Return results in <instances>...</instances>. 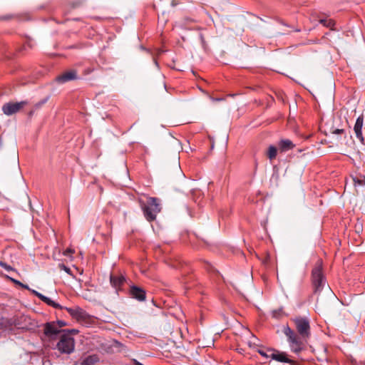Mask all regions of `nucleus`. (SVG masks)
<instances>
[{
  "mask_svg": "<svg viewBox=\"0 0 365 365\" xmlns=\"http://www.w3.org/2000/svg\"><path fill=\"white\" fill-rule=\"evenodd\" d=\"M141 210L147 221L151 222L156 220L157 215L161 212L160 200L155 197H149L146 202L140 201Z\"/></svg>",
  "mask_w": 365,
  "mask_h": 365,
  "instance_id": "nucleus-1",
  "label": "nucleus"
},
{
  "mask_svg": "<svg viewBox=\"0 0 365 365\" xmlns=\"http://www.w3.org/2000/svg\"><path fill=\"white\" fill-rule=\"evenodd\" d=\"M311 282L314 289V293H321L327 284V279L323 272L322 259L317 260L312 270Z\"/></svg>",
  "mask_w": 365,
  "mask_h": 365,
  "instance_id": "nucleus-2",
  "label": "nucleus"
},
{
  "mask_svg": "<svg viewBox=\"0 0 365 365\" xmlns=\"http://www.w3.org/2000/svg\"><path fill=\"white\" fill-rule=\"evenodd\" d=\"M283 333L287 337L291 351L296 354L301 352L304 348L301 336H299L288 325L284 327Z\"/></svg>",
  "mask_w": 365,
  "mask_h": 365,
  "instance_id": "nucleus-3",
  "label": "nucleus"
},
{
  "mask_svg": "<svg viewBox=\"0 0 365 365\" xmlns=\"http://www.w3.org/2000/svg\"><path fill=\"white\" fill-rule=\"evenodd\" d=\"M56 348L61 354H70L75 349V340L68 332L61 335Z\"/></svg>",
  "mask_w": 365,
  "mask_h": 365,
  "instance_id": "nucleus-4",
  "label": "nucleus"
},
{
  "mask_svg": "<svg viewBox=\"0 0 365 365\" xmlns=\"http://www.w3.org/2000/svg\"><path fill=\"white\" fill-rule=\"evenodd\" d=\"M296 329L302 339H307L311 335L310 324L307 317H297L293 319Z\"/></svg>",
  "mask_w": 365,
  "mask_h": 365,
  "instance_id": "nucleus-5",
  "label": "nucleus"
},
{
  "mask_svg": "<svg viewBox=\"0 0 365 365\" xmlns=\"http://www.w3.org/2000/svg\"><path fill=\"white\" fill-rule=\"evenodd\" d=\"M20 325L19 318L16 316L12 317H1L0 318V330L3 331H11L14 327Z\"/></svg>",
  "mask_w": 365,
  "mask_h": 365,
  "instance_id": "nucleus-6",
  "label": "nucleus"
},
{
  "mask_svg": "<svg viewBox=\"0 0 365 365\" xmlns=\"http://www.w3.org/2000/svg\"><path fill=\"white\" fill-rule=\"evenodd\" d=\"M26 104L27 102L24 101L16 103L9 102L3 105L2 111L6 115H11L18 113Z\"/></svg>",
  "mask_w": 365,
  "mask_h": 365,
  "instance_id": "nucleus-7",
  "label": "nucleus"
},
{
  "mask_svg": "<svg viewBox=\"0 0 365 365\" xmlns=\"http://www.w3.org/2000/svg\"><path fill=\"white\" fill-rule=\"evenodd\" d=\"M267 351L271 352L270 358L272 360L282 363H287L290 365H295L296 364L294 361L288 358V356L285 352L280 351L274 349H268Z\"/></svg>",
  "mask_w": 365,
  "mask_h": 365,
  "instance_id": "nucleus-8",
  "label": "nucleus"
},
{
  "mask_svg": "<svg viewBox=\"0 0 365 365\" xmlns=\"http://www.w3.org/2000/svg\"><path fill=\"white\" fill-rule=\"evenodd\" d=\"M66 311L74 319L78 321H84L89 318V314L82 308L76 307L74 308L66 307Z\"/></svg>",
  "mask_w": 365,
  "mask_h": 365,
  "instance_id": "nucleus-9",
  "label": "nucleus"
},
{
  "mask_svg": "<svg viewBox=\"0 0 365 365\" xmlns=\"http://www.w3.org/2000/svg\"><path fill=\"white\" fill-rule=\"evenodd\" d=\"M43 327V334L50 339H53L57 334L62 331L56 327L55 322H46Z\"/></svg>",
  "mask_w": 365,
  "mask_h": 365,
  "instance_id": "nucleus-10",
  "label": "nucleus"
},
{
  "mask_svg": "<svg viewBox=\"0 0 365 365\" xmlns=\"http://www.w3.org/2000/svg\"><path fill=\"white\" fill-rule=\"evenodd\" d=\"M129 294L132 298L139 302H143L146 299L145 290L136 285H131L130 287Z\"/></svg>",
  "mask_w": 365,
  "mask_h": 365,
  "instance_id": "nucleus-11",
  "label": "nucleus"
},
{
  "mask_svg": "<svg viewBox=\"0 0 365 365\" xmlns=\"http://www.w3.org/2000/svg\"><path fill=\"white\" fill-rule=\"evenodd\" d=\"M110 284L112 285V287L116 289L117 292H118L119 291L122 290V287L125 283L126 278L122 274H120V275L110 274Z\"/></svg>",
  "mask_w": 365,
  "mask_h": 365,
  "instance_id": "nucleus-12",
  "label": "nucleus"
},
{
  "mask_svg": "<svg viewBox=\"0 0 365 365\" xmlns=\"http://www.w3.org/2000/svg\"><path fill=\"white\" fill-rule=\"evenodd\" d=\"M77 78V72L75 70H70L57 76L56 81L58 83H64L66 82L76 80Z\"/></svg>",
  "mask_w": 365,
  "mask_h": 365,
  "instance_id": "nucleus-13",
  "label": "nucleus"
},
{
  "mask_svg": "<svg viewBox=\"0 0 365 365\" xmlns=\"http://www.w3.org/2000/svg\"><path fill=\"white\" fill-rule=\"evenodd\" d=\"M364 123L363 115H359L355 123L354 130L356 134V137L360 140L361 143H364V138L362 134V126Z\"/></svg>",
  "mask_w": 365,
  "mask_h": 365,
  "instance_id": "nucleus-14",
  "label": "nucleus"
},
{
  "mask_svg": "<svg viewBox=\"0 0 365 365\" xmlns=\"http://www.w3.org/2000/svg\"><path fill=\"white\" fill-rule=\"evenodd\" d=\"M294 144L289 139H282L279 141L278 147L281 152H287L294 148Z\"/></svg>",
  "mask_w": 365,
  "mask_h": 365,
  "instance_id": "nucleus-15",
  "label": "nucleus"
},
{
  "mask_svg": "<svg viewBox=\"0 0 365 365\" xmlns=\"http://www.w3.org/2000/svg\"><path fill=\"white\" fill-rule=\"evenodd\" d=\"M99 361V357L96 354L89 355L82 360L81 365H96Z\"/></svg>",
  "mask_w": 365,
  "mask_h": 365,
  "instance_id": "nucleus-16",
  "label": "nucleus"
},
{
  "mask_svg": "<svg viewBox=\"0 0 365 365\" xmlns=\"http://www.w3.org/2000/svg\"><path fill=\"white\" fill-rule=\"evenodd\" d=\"M41 301L43 302L44 303H46V304H48L53 308H56V309H62L63 308L61 304L53 301L52 299H51L49 297H48L46 296H43Z\"/></svg>",
  "mask_w": 365,
  "mask_h": 365,
  "instance_id": "nucleus-17",
  "label": "nucleus"
},
{
  "mask_svg": "<svg viewBox=\"0 0 365 365\" xmlns=\"http://www.w3.org/2000/svg\"><path fill=\"white\" fill-rule=\"evenodd\" d=\"M277 148L274 145H269L267 148V156L270 160H272L277 157Z\"/></svg>",
  "mask_w": 365,
  "mask_h": 365,
  "instance_id": "nucleus-18",
  "label": "nucleus"
},
{
  "mask_svg": "<svg viewBox=\"0 0 365 365\" xmlns=\"http://www.w3.org/2000/svg\"><path fill=\"white\" fill-rule=\"evenodd\" d=\"M354 186L356 185H364L365 186V175H360V178L353 177L352 178Z\"/></svg>",
  "mask_w": 365,
  "mask_h": 365,
  "instance_id": "nucleus-19",
  "label": "nucleus"
},
{
  "mask_svg": "<svg viewBox=\"0 0 365 365\" xmlns=\"http://www.w3.org/2000/svg\"><path fill=\"white\" fill-rule=\"evenodd\" d=\"M319 23L322 24L324 26L330 28L331 29H333V27L335 25V22L332 19H320Z\"/></svg>",
  "mask_w": 365,
  "mask_h": 365,
  "instance_id": "nucleus-20",
  "label": "nucleus"
},
{
  "mask_svg": "<svg viewBox=\"0 0 365 365\" xmlns=\"http://www.w3.org/2000/svg\"><path fill=\"white\" fill-rule=\"evenodd\" d=\"M48 98H49V97L48 96V97L42 99L39 102L36 103L34 106V110H37V109H39L40 108H41V106H43L48 101Z\"/></svg>",
  "mask_w": 365,
  "mask_h": 365,
  "instance_id": "nucleus-21",
  "label": "nucleus"
},
{
  "mask_svg": "<svg viewBox=\"0 0 365 365\" xmlns=\"http://www.w3.org/2000/svg\"><path fill=\"white\" fill-rule=\"evenodd\" d=\"M58 267H59L60 269L63 270L66 273H68V274L71 275V269L68 267L66 266L64 264H58Z\"/></svg>",
  "mask_w": 365,
  "mask_h": 365,
  "instance_id": "nucleus-22",
  "label": "nucleus"
},
{
  "mask_svg": "<svg viewBox=\"0 0 365 365\" xmlns=\"http://www.w3.org/2000/svg\"><path fill=\"white\" fill-rule=\"evenodd\" d=\"M0 266L4 267L7 271H14V269L10 266L8 265L6 263L0 261Z\"/></svg>",
  "mask_w": 365,
  "mask_h": 365,
  "instance_id": "nucleus-23",
  "label": "nucleus"
},
{
  "mask_svg": "<svg viewBox=\"0 0 365 365\" xmlns=\"http://www.w3.org/2000/svg\"><path fill=\"white\" fill-rule=\"evenodd\" d=\"M34 295H35L36 297H37L38 299H40L41 300L42 299V298L43 297V294H41L40 292L34 290V289H31L29 290Z\"/></svg>",
  "mask_w": 365,
  "mask_h": 365,
  "instance_id": "nucleus-24",
  "label": "nucleus"
},
{
  "mask_svg": "<svg viewBox=\"0 0 365 365\" xmlns=\"http://www.w3.org/2000/svg\"><path fill=\"white\" fill-rule=\"evenodd\" d=\"M267 351H265L264 350H262V349H259L258 350V353L263 357L266 358V359H268V358H270V354H267Z\"/></svg>",
  "mask_w": 365,
  "mask_h": 365,
  "instance_id": "nucleus-25",
  "label": "nucleus"
},
{
  "mask_svg": "<svg viewBox=\"0 0 365 365\" xmlns=\"http://www.w3.org/2000/svg\"><path fill=\"white\" fill-rule=\"evenodd\" d=\"M331 133L335 135L343 134L344 133V130L336 128Z\"/></svg>",
  "mask_w": 365,
  "mask_h": 365,
  "instance_id": "nucleus-26",
  "label": "nucleus"
},
{
  "mask_svg": "<svg viewBox=\"0 0 365 365\" xmlns=\"http://www.w3.org/2000/svg\"><path fill=\"white\" fill-rule=\"evenodd\" d=\"M56 322V324H57L59 327H63L66 325V322L63 320H57Z\"/></svg>",
  "mask_w": 365,
  "mask_h": 365,
  "instance_id": "nucleus-27",
  "label": "nucleus"
},
{
  "mask_svg": "<svg viewBox=\"0 0 365 365\" xmlns=\"http://www.w3.org/2000/svg\"><path fill=\"white\" fill-rule=\"evenodd\" d=\"M9 279H10V280H11V282H13L14 284H17V285H19V286H21V282L20 281H19V280H17V279H13V278H11V277H9Z\"/></svg>",
  "mask_w": 365,
  "mask_h": 365,
  "instance_id": "nucleus-28",
  "label": "nucleus"
},
{
  "mask_svg": "<svg viewBox=\"0 0 365 365\" xmlns=\"http://www.w3.org/2000/svg\"><path fill=\"white\" fill-rule=\"evenodd\" d=\"M73 251L71 250V249H69L68 248L65 252H64V255H68L69 254H71L73 253Z\"/></svg>",
  "mask_w": 365,
  "mask_h": 365,
  "instance_id": "nucleus-29",
  "label": "nucleus"
},
{
  "mask_svg": "<svg viewBox=\"0 0 365 365\" xmlns=\"http://www.w3.org/2000/svg\"><path fill=\"white\" fill-rule=\"evenodd\" d=\"M20 287H21L26 289L31 290V289L29 288V287L27 284H24L21 283Z\"/></svg>",
  "mask_w": 365,
  "mask_h": 365,
  "instance_id": "nucleus-30",
  "label": "nucleus"
},
{
  "mask_svg": "<svg viewBox=\"0 0 365 365\" xmlns=\"http://www.w3.org/2000/svg\"><path fill=\"white\" fill-rule=\"evenodd\" d=\"M211 267H212L211 264H208V263H207V264H205V268L206 269H207L208 271H211Z\"/></svg>",
  "mask_w": 365,
  "mask_h": 365,
  "instance_id": "nucleus-31",
  "label": "nucleus"
},
{
  "mask_svg": "<svg viewBox=\"0 0 365 365\" xmlns=\"http://www.w3.org/2000/svg\"><path fill=\"white\" fill-rule=\"evenodd\" d=\"M133 364H134V365H143L142 363L138 361L135 359L133 360Z\"/></svg>",
  "mask_w": 365,
  "mask_h": 365,
  "instance_id": "nucleus-32",
  "label": "nucleus"
},
{
  "mask_svg": "<svg viewBox=\"0 0 365 365\" xmlns=\"http://www.w3.org/2000/svg\"><path fill=\"white\" fill-rule=\"evenodd\" d=\"M356 232H359L360 230H361V225H356Z\"/></svg>",
  "mask_w": 365,
  "mask_h": 365,
  "instance_id": "nucleus-33",
  "label": "nucleus"
},
{
  "mask_svg": "<svg viewBox=\"0 0 365 365\" xmlns=\"http://www.w3.org/2000/svg\"><path fill=\"white\" fill-rule=\"evenodd\" d=\"M34 110H31V111L29 113V116L33 115V114H34Z\"/></svg>",
  "mask_w": 365,
  "mask_h": 365,
  "instance_id": "nucleus-34",
  "label": "nucleus"
},
{
  "mask_svg": "<svg viewBox=\"0 0 365 365\" xmlns=\"http://www.w3.org/2000/svg\"><path fill=\"white\" fill-rule=\"evenodd\" d=\"M3 146V140L0 138V148Z\"/></svg>",
  "mask_w": 365,
  "mask_h": 365,
  "instance_id": "nucleus-35",
  "label": "nucleus"
},
{
  "mask_svg": "<svg viewBox=\"0 0 365 365\" xmlns=\"http://www.w3.org/2000/svg\"><path fill=\"white\" fill-rule=\"evenodd\" d=\"M200 37H201L202 40H203V36L200 35Z\"/></svg>",
  "mask_w": 365,
  "mask_h": 365,
  "instance_id": "nucleus-36",
  "label": "nucleus"
}]
</instances>
